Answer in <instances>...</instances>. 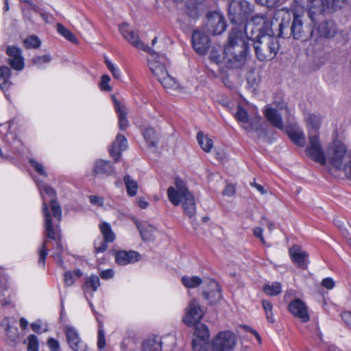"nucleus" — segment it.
Wrapping results in <instances>:
<instances>
[{
  "label": "nucleus",
  "instance_id": "f257e3e1",
  "mask_svg": "<svg viewBox=\"0 0 351 351\" xmlns=\"http://www.w3.org/2000/svg\"><path fill=\"white\" fill-rule=\"evenodd\" d=\"M247 43L241 29L232 27L228 37V43L223 51V64L228 68H240L244 63Z\"/></svg>",
  "mask_w": 351,
  "mask_h": 351
},
{
  "label": "nucleus",
  "instance_id": "f03ea898",
  "mask_svg": "<svg viewBox=\"0 0 351 351\" xmlns=\"http://www.w3.org/2000/svg\"><path fill=\"white\" fill-rule=\"evenodd\" d=\"M51 210L53 217H51L49 209L45 203L43 205L44 227L47 239H50L56 241V249L55 258L58 261L62 263L61 253L62 252V244L61 243V230L60 223L62 220V209L58 203L55 201L51 202Z\"/></svg>",
  "mask_w": 351,
  "mask_h": 351
},
{
  "label": "nucleus",
  "instance_id": "7ed1b4c3",
  "mask_svg": "<svg viewBox=\"0 0 351 351\" xmlns=\"http://www.w3.org/2000/svg\"><path fill=\"white\" fill-rule=\"evenodd\" d=\"M167 196L174 206L182 204L183 210L188 217H192L195 215L196 207L194 197L183 180L176 178L175 186L168 188Z\"/></svg>",
  "mask_w": 351,
  "mask_h": 351
},
{
  "label": "nucleus",
  "instance_id": "20e7f679",
  "mask_svg": "<svg viewBox=\"0 0 351 351\" xmlns=\"http://www.w3.org/2000/svg\"><path fill=\"white\" fill-rule=\"evenodd\" d=\"M253 41L254 48L257 58L260 61H267L274 58L276 55L279 44L276 38L269 34L258 33Z\"/></svg>",
  "mask_w": 351,
  "mask_h": 351
},
{
  "label": "nucleus",
  "instance_id": "39448f33",
  "mask_svg": "<svg viewBox=\"0 0 351 351\" xmlns=\"http://www.w3.org/2000/svg\"><path fill=\"white\" fill-rule=\"evenodd\" d=\"M342 1L343 0H308L305 12L311 23L315 24L317 16L340 8Z\"/></svg>",
  "mask_w": 351,
  "mask_h": 351
},
{
  "label": "nucleus",
  "instance_id": "423d86ee",
  "mask_svg": "<svg viewBox=\"0 0 351 351\" xmlns=\"http://www.w3.org/2000/svg\"><path fill=\"white\" fill-rule=\"evenodd\" d=\"M253 11V5L245 0H232L228 8L229 19L232 23L237 25L236 27L241 29Z\"/></svg>",
  "mask_w": 351,
  "mask_h": 351
},
{
  "label": "nucleus",
  "instance_id": "0eeeda50",
  "mask_svg": "<svg viewBox=\"0 0 351 351\" xmlns=\"http://www.w3.org/2000/svg\"><path fill=\"white\" fill-rule=\"evenodd\" d=\"M330 164L337 169H341L346 166V162L351 157L348 152L346 146L339 141H333L328 148L326 155Z\"/></svg>",
  "mask_w": 351,
  "mask_h": 351
},
{
  "label": "nucleus",
  "instance_id": "6e6552de",
  "mask_svg": "<svg viewBox=\"0 0 351 351\" xmlns=\"http://www.w3.org/2000/svg\"><path fill=\"white\" fill-rule=\"evenodd\" d=\"M304 13L300 12L298 8H295L293 12V21L291 25V30L293 37L295 39L306 40L314 36L315 31L309 28L307 25H304Z\"/></svg>",
  "mask_w": 351,
  "mask_h": 351
},
{
  "label": "nucleus",
  "instance_id": "1a4fd4ad",
  "mask_svg": "<svg viewBox=\"0 0 351 351\" xmlns=\"http://www.w3.org/2000/svg\"><path fill=\"white\" fill-rule=\"evenodd\" d=\"M306 155L321 165L326 163V156L317 134H308V144L305 149Z\"/></svg>",
  "mask_w": 351,
  "mask_h": 351
},
{
  "label": "nucleus",
  "instance_id": "9d476101",
  "mask_svg": "<svg viewBox=\"0 0 351 351\" xmlns=\"http://www.w3.org/2000/svg\"><path fill=\"white\" fill-rule=\"evenodd\" d=\"M237 344L234 334L230 331L219 332L213 340L210 350L204 351H232Z\"/></svg>",
  "mask_w": 351,
  "mask_h": 351
},
{
  "label": "nucleus",
  "instance_id": "9b49d317",
  "mask_svg": "<svg viewBox=\"0 0 351 351\" xmlns=\"http://www.w3.org/2000/svg\"><path fill=\"white\" fill-rule=\"evenodd\" d=\"M147 51L150 53V57L148 59V64L153 75L157 79L166 75L167 73V66L169 64L167 57L164 54L154 52L150 47L149 48V51Z\"/></svg>",
  "mask_w": 351,
  "mask_h": 351
},
{
  "label": "nucleus",
  "instance_id": "f8f14e48",
  "mask_svg": "<svg viewBox=\"0 0 351 351\" xmlns=\"http://www.w3.org/2000/svg\"><path fill=\"white\" fill-rule=\"evenodd\" d=\"M282 112L289 114V111L285 103L280 104L277 108L270 106L265 107L263 113L267 121L275 128L283 130L285 129L282 119Z\"/></svg>",
  "mask_w": 351,
  "mask_h": 351
},
{
  "label": "nucleus",
  "instance_id": "ddd939ff",
  "mask_svg": "<svg viewBox=\"0 0 351 351\" xmlns=\"http://www.w3.org/2000/svg\"><path fill=\"white\" fill-rule=\"evenodd\" d=\"M226 29L225 19L223 15L217 12L209 13L203 29L213 35H219Z\"/></svg>",
  "mask_w": 351,
  "mask_h": 351
},
{
  "label": "nucleus",
  "instance_id": "4468645a",
  "mask_svg": "<svg viewBox=\"0 0 351 351\" xmlns=\"http://www.w3.org/2000/svg\"><path fill=\"white\" fill-rule=\"evenodd\" d=\"M203 315L204 312L198 301L191 299L185 308L183 322L187 326H193L201 320Z\"/></svg>",
  "mask_w": 351,
  "mask_h": 351
},
{
  "label": "nucleus",
  "instance_id": "2eb2a0df",
  "mask_svg": "<svg viewBox=\"0 0 351 351\" xmlns=\"http://www.w3.org/2000/svg\"><path fill=\"white\" fill-rule=\"evenodd\" d=\"M235 118L239 122L243 123L242 128L248 132H256L261 128V118L259 117H254L250 119L247 112L241 106L237 107Z\"/></svg>",
  "mask_w": 351,
  "mask_h": 351
},
{
  "label": "nucleus",
  "instance_id": "dca6fc26",
  "mask_svg": "<svg viewBox=\"0 0 351 351\" xmlns=\"http://www.w3.org/2000/svg\"><path fill=\"white\" fill-rule=\"evenodd\" d=\"M202 289V295L208 304H215L221 300V293L217 282L206 279L204 282Z\"/></svg>",
  "mask_w": 351,
  "mask_h": 351
},
{
  "label": "nucleus",
  "instance_id": "f3484780",
  "mask_svg": "<svg viewBox=\"0 0 351 351\" xmlns=\"http://www.w3.org/2000/svg\"><path fill=\"white\" fill-rule=\"evenodd\" d=\"M119 29L123 37L132 46L145 51H149V47L145 45L139 39L138 34L131 29L128 23H124L120 25Z\"/></svg>",
  "mask_w": 351,
  "mask_h": 351
},
{
  "label": "nucleus",
  "instance_id": "a211bd4d",
  "mask_svg": "<svg viewBox=\"0 0 351 351\" xmlns=\"http://www.w3.org/2000/svg\"><path fill=\"white\" fill-rule=\"evenodd\" d=\"M192 44L194 50L200 55H204L210 47V39L203 29H195L192 35Z\"/></svg>",
  "mask_w": 351,
  "mask_h": 351
},
{
  "label": "nucleus",
  "instance_id": "6ab92c4d",
  "mask_svg": "<svg viewBox=\"0 0 351 351\" xmlns=\"http://www.w3.org/2000/svg\"><path fill=\"white\" fill-rule=\"evenodd\" d=\"M195 339L192 341L193 349L194 351L208 350L206 348L209 339V330L204 324H200L195 328Z\"/></svg>",
  "mask_w": 351,
  "mask_h": 351
},
{
  "label": "nucleus",
  "instance_id": "aec40b11",
  "mask_svg": "<svg viewBox=\"0 0 351 351\" xmlns=\"http://www.w3.org/2000/svg\"><path fill=\"white\" fill-rule=\"evenodd\" d=\"M64 332L67 342L73 351H87V346L80 339L77 330L72 326L66 325Z\"/></svg>",
  "mask_w": 351,
  "mask_h": 351
},
{
  "label": "nucleus",
  "instance_id": "412c9836",
  "mask_svg": "<svg viewBox=\"0 0 351 351\" xmlns=\"http://www.w3.org/2000/svg\"><path fill=\"white\" fill-rule=\"evenodd\" d=\"M289 311L295 317L302 322H307L310 319L308 308L300 299H296L289 304Z\"/></svg>",
  "mask_w": 351,
  "mask_h": 351
},
{
  "label": "nucleus",
  "instance_id": "4be33fe9",
  "mask_svg": "<svg viewBox=\"0 0 351 351\" xmlns=\"http://www.w3.org/2000/svg\"><path fill=\"white\" fill-rule=\"evenodd\" d=\"M313 30L315 31L314 35L325 38H332L338 32L337 25L332 21L322 22Z\"/></svg>",
  "mask_w": 351,
  "mask_h": 351
},
{
  "label": "nucleus",
  "instance_id": "5701e85b",
  "mask_svg": "<svg viewBox=\"0 0 351 351\" xmlns=\"http://www.w3.org/2000/svg\"><path fill=\"white\" fill-rule=\"evenodd\" d=\"M6 53L9 56V63L11 66L15 70H22L24 67V60L21 50L15 46H8Z\"/></svg>",
  "mask_w": 351,
  "mask_h": 351
},
{
  "label": "nucleus",
  "instance_id": "b1692460",
  "mask_svg": "<svg viewBox=\"0 0 351 351\" xmlns=\"http://www.w3.org/2000/svg\"><path fill=\"white\" fill-rule=\"evenodd\" d=\"M38 187L39 189L43 201L42 212L43 213V205L45 203L51 217H53V213L51 210V202L55 201L56 203L59 204V203L55 199L56 195L55 190L52 187L48 186L45 183L38 184Z\"/></svg>",
  "mask_w": 351,
  "mask_h": 351
},
{
  "label": "nucleus",
  "instance_id": "393cba45",
  "mask_svg": "<svg viewBox=\"0 0 351 351\" xmlns=\"http://www.w3.org/2000/svg\"><path fill=\"white\" fill-rule=\"evenodd\" d=\"M289 254L292 261L302 269H307L308 267V254L303 251L299 246L294 245L289 250Z\"/></svg>",
  "mask_w": 351,
  "mask_h": 351
},
{
  "label": "nucleus",
  "instance_id": "a878e982",
  "mask_svg": "<svg viewBox=\"0 0 351 351\" xmlns=\"http://www.w3.org/2000/svg\"><path fill=\"white\" fill-rule=\"evenodd\" d=\"M141 255L135 251H119L115 254L116 263L119 265H126L138 262Z\"/></svg>",
  "mask_w": 351,
  "mask_h": 351
},
{
  "label": "nucleus",
  "instance_id": "bb28decb",
  "mask_svg": "<svg viewBox=\"0 0 351 351\" xmlns=\"http://www.w3.org/2000/svg\"><path fill=\"white\" fill-rule=\"evenodd\" d=\"M127 147L128 141L126 138L119 134L109 148L110 155L114 158L115 162H117L121 156V152L125 150Z\"/></svg>",
  "mask_w": 351,
  "mask_h": 351
},
{
  "label": "nucleus",
  "instance_id": "cd10ccee",
  "mask_svg": "<svg viewBox=\"0 0 351 351\" xmlns=\"http://www.w3.org/2000/svg\"><path fill=\"white\" fill-rule=\"evenodd\" d=\"M270 22L267 17L264 14H256L252 17L250 21L244 25L245 34H247V28L251 25H255L257 27V30L261 34L262 30L267 31L269 27Z\"/></svg>",
  "mask_w": 351,
  "mask_h": 351
},
{
  "label": "nucleus",
  "instance_id": "c85d7f7f",
  "mask_svg": "<svg viewBox=\"0 0 351 351\" xmlns=\"http://www.w3.org/2000/svg\"><path fill=\"white\" fill-rule=\"evenodd\" d=\"M158 80L165 88V89H166V90L169 93L173 94L176 92H180L181 90L178 82L176 80V79L170 76L168 72L166 73V75H164L158 79Z\"/></svg>",
  "mask_w": 351,
  "mask_h": 351
},
{
  "label": "nucleus",
  "instance_id": "c756f323",
  "mask_svg": "<svg viewBox=\"0 0 351 351\" xmlns=\"http://www.w3.org/2000/svg\"><path fill=\"white\" fill-rule=\"evenodd\" d=\"M115 110L118 114L119 126L121 130H125L128 127L129 123L127 119L128 110L125 105L114 99Z\"/></svg>",
  "mask_w": 351,
  "mask_h": 351
},
{
  "label": "nucleus",
  "instance_id": "7c9ffc66",
  "mask_svg": "<svg viewBox=\"0 0 351 351\" xmlns=\"http://www.w3.org/2000/svg\"><path fill=\"white\" fill-rule=\"evenodd\" d=\"M287 133L290 139L298 146L304 147L306 142L305 135L303 131L297 127L287 130Z\"/></svg>",
  "mask_w": 351,
  "mask_h": 351
},
{
  "label": "nucleus",
  "instance_id": "2f4dec72",
  "mask_svg": "<svg viewBox=\"0 0 351 351\" xmlns=\"http://www.w3.org/2000/svg\"><path fill=\"white\" fill-rule=\"evenodd\" d=\"M137 228L140 231L142 239L144 241H151L154 239L156 228L152 225L137 223Z\"/></svg>",
  "mask_w": 351,
  "mask_h": 351
},
{
  "label": "nucleus",
  "instance_id": "473e14b6",
  "mask_svg": "<svg viewBox=\"0 0 351 351\" xmlns=\"http://www.w3.org/2000/svg\"><path fill=\"white\" fill-rule=\"evenodd\" d=\"M111 165L105 160H99L95 162L94 171L96 174L108 176L113 172Z\"/></svg>",
  "mask_w": 351,
  "mask_h": 351
},
{
  "label": "nucleus",
  "instance_id": "72a5a7b5",
  "mask_svg": "<svg viewBox=\"0 0 351 351\" xmlns=\"http://www.w3.org/2000/svg\"><path fill=\"white\" fill-rule=\"evenodd\" d=\"M181 281L185 287L189 289H193L199 286L200 285H202V287H204V282H205V280H203L197 276H184L182 278Z\"/></svg>",
  "mask_w": 351,
  "mask_h": 351
},
{
  "label": "nucleus",
  "instance_id": "f704fd0d",
  "mask_svg": "<svg viewBox=\"0 0 351 351\" xmlns=\"http://www.w3.org/2000/svg\"><path fill=\"white\" fill-rule=\"evenodd\" d=\"M127 194L130 197H134L136 195L138 185L137 182L133 179L130 176L126 175L123 178Z\"/></svg>",
  "mask_w": 351,
  "mask_h": 351
},
{
  "label": "nucleus",
  "instance_id": "c9c22d12",
  "mask_svg": "<svg viewBox=\"0 0 351 351\" xmlns=\"http://www.w3.org/2000/svg\"><path fill=\"white\" fill-rule=\"evenodd\" d=\"M322 117L319 114H311L306 118L307 126L309 128L308 134H317Z\"/></svg>",
  "mask_w": 351,
  "mask_h": 351
},
{
  "label": "nucleus",
  "instance_id": "e433bc0d",
  "mask_svg": "<svg viewBox=\"0 0 351 351\" xmlns=\"http://www.w3.org/2000/svg\"><path fill=\"white\" fill-rule=\"evenodd\" d=\"M99 286L100 281L99 277L95 275H92L86 278L82 288L84 292L87 293L89 290L96 291Z\"/></svg>",
  "mask_w": 351,
  "mask_h": 351
},
{
  "label": "nucleus",
  "instance_id": "4c0bfd02",
  "mask_svg": "<svg viewBox=\"0 0 351 351\" xmlns=\"http://www.w3.org/2000/svg\"><path fill=\"white\" fill-rule=\"evenodd\" d=\"M145 140L150 147H156L158 141V135L152 128H147L143 132Z\"/></svg>",
  "mask_w": 351,
  "mask_h": 351
},
{
  "label": "nucleus",
  "instance_id": "58836bf2",
  "mask_svg": "<svg viewBox=\"0 0 351 351\" xmlns=\"http://www.w3.org/2000/svg\"><path fill=\"white\" fill-rule=\"evenodd\" d=\"M143 351H162V341L160 338L148 339L143 343Z\"/></svg>",
  "mask_w": 351,
  "mask_h": 351
},
{
  "label": "nucleus",
  "instance_id": "ea45409f",
  "mask_svg": "<svg viewBox=\"0 0 351 351\" xmlns=\"http://www.w3.org/2000/svg\"><path fill=\"white\" fill-rule=\"evenodd\" d=\"M263 290L267 295L276 296L282 292V285L278 282L266 284L263 287Z\"/></svg>",
  "mask_w": 351,
  "mask_h": 351
},
{
  "label": "nucleus",
  "instance_id": "a19ab883",
  "mask_svg": "<svg viewBox=\"0 0 351 351\" xmlns=\"http://www.w3.org/2000/svg\"><path fill=\"white\" fill-rule=\"evenodd\" d=\"M197 139L202 149L206 152H209L213 146V141L208 136L204 135L202 132H198Z\"/></svg>",
  "mask_w": 351,
  "mask_h": 351
},
{
  "label": "nucleus",
  "instance_id": "79ce46f5",
  "mask_svg": "<svg viewBox=\"0 0 351 351\" xmlns=\"http://www.w3.org/2000/svg\"><path fill=\"white\" fill-rule=\"evenodd\" d=\"M100 231L103 235V239L107 242H112L115 239V234L112 232L109 223L103 222L99 225Z\"/></svg>",
  "mask_w": 351,
  "mask_h": 351
},
{
  "label": "nucleus",
  "instance_id": "37998d69",
  "mask_svg": "<svg viewBox=\"0 0 351 351\" xmlns=\"http://www.w3.org/2000/svg\"><path fill=\"white\" fill-rule=\"evenodd\" d=\"M262 306L265 311V314L267 322L271 324H274L276 322V319L273 313V305L271 302L268 300H263Z\"/></svg>",
  "mask_w": 351,
  "mask_h": 351
},
{
  "label": "nucleus",
  "instance_id": "c03bdc74",
  "mask_svg": "<svg viewBox=\"0 0 351 351\" xmlns=\"http://www.w3.org/2000/svg\"><path fill=\"white\" fill-rule=\"evenodd\" d=\"M10 75V70L7 66H0V88H5L8 83Z\"/></svg>",
  "mask_w": 351,
  "mask_h": 351
},
{
  "label": "nucleus",
  "instance_id": "a18cd8bd",
  "mask_svg": "<svg viewBox=\"0 0 351 351\" xmlns=\"http://www.w3.org/2000/svg\"><path fill=\"white\" fill-rule=\"evenodd\" d=\"M57 30L60 34L64 36L69 41L73 43H77V39L76 38L75 35L68 29L64 27L62 25L58 23L57 25Z\"/></svg>",
  "mask_w": 351,
  "mask_h": 351
},
{
  "label": "nucleus",
  "instance_id": "49530a36",
  "mask_svg": "<svg viewBox=\"0 0 351 351\" xmlns=\"http://www.w3.org/2000/svg\"><path fill=\"white\" fill-rule=\"evenodd\" d=\"M47 239H45L44 241L42 243L41 247L38 249V255H39V260H38V264L41 265L42 267L45 266V258L48 254V250H47Z\"/></svg>",
  "mask_w": 351,
  "mask_h": 351
},
{
  "label": "nucleus",
  "instance_id": "de8ad7c7",
  "mask_svg": "<svg viewBox=\"0 0 351 351\" xmlns=\"http://www.w3.org/2000/svg\"><path fill=\"white\" fill-rule=\"evenodd\" d=\"M221 49L220 47H213L210 51V59L217 64L223 63V55L220 53Z\"/></svg>",
  "mask_w": 351,
  "mask_h": 351
},
{
  "label": "nucleus",
  "instance_id": "09e8293b",
  "mask_svg": "<svg viewBox=\"0 0 351 351\" xmlns=\"http://www.w3.org/2000/svg\"><path fill=\"white\" fill-rule=\"evenodd\" d=\"M32 63L39 69L43 68L44 64H47L51 61V57L48 54L41 56H36L32 58Z\"/></svg>",
  "mask_w": 351,
  "mask_h": 351
},
{
  "label": "nucleus",
  "instance_id": "8fccbe9b",
  "mask_svg": "<svg viewBox=\"0 0 351 351\" xmlns=\"http://www.w3.org/2000/svg\"><path fill=\"white\" fill-rule=\"evenodd\" d=\"M24 45L26 48L36 49L40 47V41L36 36H31L24 40Z\"/></svg>",
  "mask_w": 351,
  "mask_h": 351
},
{
  "label": "nucleus",
  "instance_id": "3c124183",
  "mask_svg": "<svg viewBox=\"0 0 351 351\" xmlns=\"http://www.w3.org/2000/svg\"><path fill=\"white\" fill-rule=\"evenodd\" d=\"M106 346L105 333L103 324L99 322V329L97 334V346L99 349H102Z\"/></svg>",
  "mask_w": 351,
  "mask_h": 351
},
{
  "label": "nucleus",
  "instance_id": "603ef678",
  "mask_svg": "<svg viewBox=\"0 0 351 351\" xmlns=\"http://www.w3.org/2000/svg\"><path fill=\"white\" fill-rule=\"evenodd\" d=\"M29 163L38 174L45 177L47 176V173L45 171L44 166L41 163L33 158L29 159Z\"/></svg>",
  "mask_w": 351,
  "mask_h": 351
},
{
  "label": "nucleus",
  "instance_id": "864d4df0",
  "mask_svg": "<svg viewBox=\"0 0 351 351\" xmlns=\"http://www.w3.org/2000/svg\"><path fill=\"white\" fill-rule=\"evenodd\" d=\"M27 350L28 351H38V340L36 336L31 335L27 339Z\"/></svg>",
  "mask_w": 351,
  "mask_h": 351
},
{
  "label": "nucleus",
  "instance_id": "5fc2aeb1",
  "mask_svg": "<svg viewBox=\"0 0 351 351\" xmlns=\"http://www.w3.org/2000/svg\"><path fill=\"white\" fill-rule=\"evenodd\" d=\"M108 243L104 239H97L94 242L95 250L97 252H104L108 247Z\"/></svg>",
  "mask_w": 351,
  "mask_h": 351
},
{
  "label": "nucleus",
  "instance_id": "6e6d98bb",
  "mask_svg": "<svg viewBox=\"0 0 351 351\" xmlns=\"http://www.w3.org/2000/svg\"><path fill=\"white\" fill-rule=\"evenodd\" d=\"M106 64L109 69V71L112 73L113 77L115 79L119 80L121 77V73L119 68L115 66L110 60H105Z\"/></svg>",
  "mask_w": 351,
  "mask_h": 351
},
{
  "label": "nucleus",
  "instance_id": "4d7b16f0",
  "mask_svg": "<svg viewBox=\"0 0 351 351\" xmlns=\"http://www.w3.org/2000/svg\"><path fill=\"white\" fill-rule=\"evenodd\" d=\"M281 0H256V2L267 8H276L279 6Z\"/></svg>",
  "mask_w": 351,
  "mask_h": 351
},
{
  "label": "nucleus",
  "instance_id": "13d9d810",
  "mask_svg": "<svg viewBox=\"0 0 351 351\" xmlns=\"http://www.w3.org/2000/svg\"><path fill=\"white\" fill-rule=\"evenodd\" d=\"M76 280V278L74 276V274L72 271H69L64 273V282L65 287H71L73 285Z\"/></svg>",
  "mask_w": 351,
  "mask_h": 351
},
{
  "label": "nucleus",
  "instance_id": "bf43d9fd",
  "mask_svg": "<svg viewBox=\"0 0 351 351\" xmlns=\"http://www.w3.org/2000/svg\"><path fill=\"white\" fill-rule=\"evenodd\" d=\"M110 81V77L108 75H104L101 77V81L100 82V88L102 90H110L111 87L109 86V82Z\"/></svg>",
  "mask_w": 351,
  "mask_h": 351
},
{
  "label": "nucleus",
  "instance_id": "052dcab7",
  "mask_svg": "<svg viewBox=\"0 0 351 351\" xmlns=\"http://www.w3.org/2000/svg\"><path fill=\"white\" fill-rule=\"evenodd\" d=\"M32 330L34 332L41 333L43 332H45L47 330V328L45 326H43L40 320H38L31 325Z\"/></svg>",
  "mask_w": 351,
  "mask_h": 351
},
{
  "label": "nucleus",
  "instance_id": "680f3d73",
  "mask_svg": "<svg viewBox=\"0 0 351 351\" xmlns=\"http://www.w3.org/2000/svg\"><path fill=\"white\" fill-rule=\"evenodd\" d=\"M7 336L12 341L18 337V330L16 328L8 327L6 329Z\"/></svg>",
  "mask_w": 351,
  "mask_h": 351
},
{
  "label": "nucleus",
  "instance_id": "e2e57ef3",
  "mask_svg": "<svg viewBox=\"0 0 351 351\" xmlns=\"http://www.w3.org/2000/svg\"><path fill=\"white\" fill-rule=\"evenodd\" d=\"M322 285L327 289H332L335 287V282L331 278H326L322 280Z\"/></svg>",
  "mask_w": 351,
  "mask_h": 351
},
{
  "label": "nucleus",
  "instance_id": "0e129e2a",
  "mask_svg": "<svg viewBox=\"0 0 351 351\" xmlns=\"http://www.w3.org/2000/svg\"><path fill=\"white\" fill-rule=\"evenodd\" d=\"M263 228L261 227H256L254 230V234L256 237L258 238L263 244H265V240L263 236Z\"/></svg>",
  "mask_w": 351,
  "mask_h": 351
},
{
  "label": "nucleus",
  "instance_id": "69168bd1",
  "mask_svg": "<svg viewBox=\"0 0 351 351\" xmlns=\"http://www.w3.org/2000/svg\"><path fill=\"white\" fill-rule=\"evenodd\" d=\"M47 344L51 351H57L59 349L58 341L53 338L48 340Z\"/></svg>",
  "mask_w": 351,
  "mask_h": 351
},
{
  "label": "nucleus",
  "instance_id": "338daca9",
  "mask_svg": "<svg viewBox=\"0 0 351 351\" xmlns=\"http://www.w3.org/2000/svg\"><path fill=\"white\" fill-rule=\"evenodd\" d=\"M114 276V271L111 269H108L106 270H103L100 273V276L102 279L108 280L112 278Z\"/></svg>",
  "mask_w": 351,
  "mask_h": 351
},
{
  "label": "nucleus",
  "instance_id": "774afa93",
  "mask_svg": "<svg viewBox=\"0 0 351 351\" xmlns=\"http://www.w3.org/2000/svg\"><path fill=\"white\" fill-rule=\"evenodd\" d=\"M341 317L343 322L351 328V312L346 311L343 313Z\"/></svg>",
  "mask_w": 351,
  "mask_h": 351
}]
</instances>
